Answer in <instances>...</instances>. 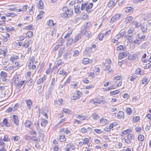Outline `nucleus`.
<instances>
[{
    "instance_id": "obj_14",
    "label": "nucleus",
    "mask_w": 151,
    "mask_h": 151,
    "mask_svg": "<svg viewBox=\"0 0 151 151\" xmlns=\"http://www.w3.org/2000/svg\"><path fill=\"white\" fill-rule=\"evenodd\" d=\"M93 4L92 3L90 4L88 6H87L86 8V10L88 13H89L91 12L90 9L92 7Z\"/></svg>"
},
{
    "instance_id": "obj_42",
    "label": "nucleus",
    "mask_w": 151,
    "mask_h": 151,
    "mask_svg": "<svg viewBox=\"0 0 151 151\" xmlns=\"http://www.w3.org/2000/svg\"><path fill=\"white\" fill-rule=\"evenodd\" d=\"M74 54L73 55V57H76L79 55V52L77 50H74L73 51Z\"/></svg>"
},
{
    "instance_id": "obj_13",
    "label": "nucleus",
    "mask_w": 151,
    "mask_h": 151,
    "mask_svg": "<svg viewBox=\"0 0 151 151\" xmlns=\"http://www.w3.org/2000/svg\"><path fill=\"white\" fill-rule=\"evenodd\" d=\"M116 117L118 119L123 118L124 117V112L122 111H119Z\"/></svg>"
},
{
    "instance_id": "obj_36",
    "label": "nucleus",
    "mask_w": 151,
    "mask_h": 151,
    "mask_svg": "<svg viewBox=\"0 0 151 151\" xmlns=\"http://www.w3.org/2000/svg\"><path fill=\"white\" fill-rule=\"evenodd\" d=\"M135 31V29L134 28L130 27L128 31V33L131 34L133 33Z\"/></svg>"
},
{
    "instance_id": "obj_18",
    "label": "nucleus",
    "mask_w": 151,
    "mask_h": 151,
    "mask_svg": "<svg viewBox=\"0 0 151 151\" xmlns=\"http://www.w3.org/2000/svg\"><path fill=\"white\" fill-rule=\"evenodd\" d=\"M133 19V17L132 16H129L126 17L125 20V22L126 24L130 22Z\"/></svg>"
},
{
    "instance_id": "obj_4",
    "label": "nucleus",
    "mask_w": 151,
    "mask_h": 151,
    "mask_svg": "<svg viewBox=\"0 0 151 151\" xmlns=\"http://www.w3.org/2000/svg\"><path fill=\"white\" fill-rule=\"evenodd\" d=\"M129 53L125 52L119 53L118 55L119 58L120 59L124 58L129 55Z\"/></svg>"
},
{
    "instance_id": "obj_35",
    "label": "nucleus",
    "mask_w": 151,
    "mask_h": 151,
    "mask_svg": "<svg viewBox=\"0 0 151 151\" xmlns=\"http://www.w3.org/2000/svg\"><path fill=\"white\" fill-rule=\"evenodd\" d=\"M128 138L131 141L134 139V135L132 134L129 133L127 136Z\"/></svg>"
},
{
    "instance_id": "obj_52",
    "label": "nucleus",
    "mask_w": 151,
    "mask_h": 151,
    "mask_svg": "<svg viewBox=\"0 0 151 151\" xmlns=\"http://www.w3.org/2000/svg\"><path fill=\"white\" fill-rule=\"evenodd\" d=\"M114 4V2L113 1H110L108 4V6L109 7H111Z\"/></svg>"
},
{
    "instance_id": "obj_60",
    "label": "nucleus",
    "mask_w": 151,
    "mask_h": 151,
    "mask_svg": "<svg viewBox=\"0 0 151 151\" xmlns=\"http://www.w3.org/2000/svg\"><path fill=\"white\" fill-rule=\"evenodd\" d=\"M1 77L7 76V74L4 71H2L1 73Z\"/></svg>"
},
{
    "instance_id": "obj_48",
    "label": "nucleus",
    "mask_w": 151,
    "mask_h": 151,
    "mask_svg": "<svg viewBox=\"0 0 151 151\" xmlns=\"http://www.w3.org/2000/svg\"><path fill=\"white\" fill-rule=\"evenodd\" d=\"M73 41V39L71 38H70L68 39L67 41V44L68 45H70L72 43Z\"/></svg>"
},
{
    "instance_id": "obj_25",
    "label": "nucleus",
    "mask_w": 151,
    "mask_h": 151,
    "mask_svg": "<svg viewBox=\"0 0 151 151\" xmlns=\"http://www.w3.org/2000/svg\"><path fill=\"white\" fill-rule=\"evenodd\" d=\"M70 54L69 52L66 53L64 55V58L65 60H68L70 58Z\"/></svg>"
},
{
    "instance_id": "obj_28",
    "label": "nucleus",
    "mask_w": 151,
    "mask_h": 151,
    "mask_svg": "<svg viewBox=\"0 0 151 151\" xmlns=\"http://www.w3.org/2000/svg\"><path fill=\"white\" fill-rule=\"evenodd\" d=\"M92 117L94 120H97L99 119V116L97 113H93L92 114Z\"/></svg>"
},
{
    "instance_id": "obj_9",
    "label": "nucleus",
    "mask_w": 151,
    "mask_h": 151,
    "mask_svg": "<svg viewBox=\"0 0 151 151\" xmlns=\"http://www.w3.org/2000/svg\"><path fill=\"white\" fill-rule=\"evenodd\" d=\"M14 85H17L18 83L21 80V78L19 76H17L14 78Z\"/></svg>"
},
{
    "instance_id": "obj_24",
    "label": "nucleus",
    "mask_w": 151,
    "mask_h": 151,
    "mask_svg": "<svg viewBox=\"0 0 151 151\" xmlns=\"http://www.w3.org/2000/svg\"><path fill=\"white\" fill-rule=\"evenodd\" d=\"M89 62V59L88 58H84L82 60V63L84 65L88 64Z\"/></svg>"
},
{
    "instance_id": "obj_58",
    "label": "nucleus",
    "mask_w": 151,
    "mask_h": 151,
    "mask_svg": "<svg viewBox=\"0 0 151 151\" xmlns=\"http://www.w3.org/2000/svg\"><path fill=\"white\" fill-rule=\"evenodd\" d=\"M63 111L65 113L69 114L70 113V111L67 109L63 108Z\"/></svg>"
},
{
    "instance_id": "obj_2",
    "label": "nucleus",
    "mask_w": 151,
    "mask_h": 151,
    "mask_svg": "<svg viewBox=\"0 0 151 151\" xmlns=\"http://www.w3.org/2000/svg\"><path fill=\"white\" fill-rule=\"evenodd\" d=\"M148 25L147 24H143L141 25V28L142 32L143 33H147L148 32V30L147 27Z\"/></svg>"
},
{
    "instance_id": "obj_1",
    "label": "nucleus",
    "mask_w": 151,
    "mask_h": 151,
    "mask_svg": "<svg viewBox=\"0 0 151 151\" xmlns=\"http://www.w3.org/2000/svg\"><path fill=\"white\" fill-rule=\"evenodd\" d=\"M121 16V14H115L111 18L110 22V23H112L116 22L120 19Z\"/></svg>"
},
{
    "instance_id": "obj_27",
    "label": "nucleus",
    "mask_w": 151,
    "mask_h": 151,
    "mask_svg": "<svg viewBox=\"0 0 151 151\" xmlns=\"http://www.w3.org/2000/svg\"><path fill=\"white\" fill-rule=\"evenodd\" d=\"M63 101V99H59L55 101V103L59 106H61L62 105V102Z\"/></svg>"
},
{
    "instance_id": "obj_40",
    "label": "nucleus",
    "mask_w": 151,
    "mask_h": 151,
    "mask_svg": "<svg viewBox=\"0 0 151 151\" xmlns=\"http://www.w3.org/2000/svg\"><path fill=\"white\" fill-rule=\"evenodd\" d=\"M7 119L6 118H4L3 120V123L4 125L7 127H9L10 125L8 124Z\"/></svg>"
},
{
    "instance_id": "obj_37",
    "label": "nucleus",
    "mask_w": 151,
    "mask_h": 151,
    "mask_svg": "<svg viewBox=\"0 0 151 151\" xmlns=\"http://www.w3.org/2000/svg\"><path fill=\"white\" fill-rule=\"evenodd\" d=\"M81 37V34H78L77 35L76 37H75L74 39V42L76 43L78 41Z\"/></svg>"
},
{
    "instance_id": "obj_50",
    "label": "nucleus",
    "mask_w": 151,
    "mask_h": 151,
    "mask_svg": "<svg viewBox=\"0 0 151 151\" xmlns=\"http://www.w3.org/2000/svg\"><path fill=\"white\" fill-rule=\"evenodd\" d=\"M116 85H112L109 87H108L106 88V91H109L113 89H115L116 88Z\"/></svg>"
},
{
    "instance_id": "obj_45",
    "label": "nucleus",
    "mask_w": 151,
    "mask_h": 151,
    "mask_svg": "<svg viewBox=\"0 0 151 151\" xmlns=\"http://www.w3.org/2000/svg\"><path fill=\"white\" fill-rule=\"evenodd\" d=\"M26 36L28 37H31L33 36L32 32L31 31H29L27 33Z\"/></svg>"
},
{
    "instance_id": "obj_39",
    "label": "nucleus",
    "mask_w": 151,
    "mask_h": 151,
    "mask_svg": "<svg viewBox=\"0 0 151 151\" xmlns=\"http://www.w3.org/2000/svg\"><path fill=\"white\" fill-rule=\"evenodd\" d=\"M75 116L76 118L82 120H84L85 118V117L84 116H81L78 114H76Z\"/></svg>"
},
{
    "instance_id": "obj_34",
    "label": "nucleus",
    "mask_w": 151,
    "mask_h": 151,
    "mask_svg": "<svg viewBox=\"0 0 151 151\" xmlns=\"http://www.w3.org/2000/svg\"><path fill=\"white\" fill-rule=\"evenodd\" d=\"M18 58V57L16 55H14L10 58V60L14 63V60L17 59Z\"/></svg>"
},
{
    "instance_id": "obj_22",
    "label": "nucleus",
    "mask_w": 151,
    "mask_h": 151,
    "mask_svg": "<svg viewBox=\"0 0 151 151\" xmlns=\"http://www.w3.org/2000/svg\"><path fill=\"white\" fill-rule=\"evenodd\" d=\"M47 121L44 119H41V125L43 127L45 126L47 123Z\"/></svg>"
},
{
    "instance_id": "obj_3",
    "label": "nucleus",
    "mask_w": 151,
    "mask_h": 151,
    "mask_svg": "<svg viewBox=\"0 0 151 151\" xmlns=\"http://www.w3.org/2000/svg\"><path fill=\"white\" fill-rule=\"evenodd\" d=\"M90 25L91 23L90 22H87L84 25L81 32H85L86 31L89 30Z\"/></svg>"
},
{
    "instance_id": "obj_59",
    "label": "nucleus",
    "mask_w": 151,
    "mask_h": 151,
    "mask_svg": "<svg viewBox=\"0 0 151 151\" xmlns=\"http://www.w3.org/2000/svg\"><path fill=\"white\" fill-rule=\"evenodd\" d=\"M139 119V117L138 116L134 117L133 118V120L135 122H138Z\"/></svg>"
},
{
    "instance_id": "obj_64",
    "label": "nucleus",
    "mask_w": 151,
    "mask_h": 151,
    "mask_svg": "<svg viewBox=\"0 0 151 151\" xmlns=\"http://www.w3.org/2000/svg\"><path fill=\"white\" fill-rule=\"evenodd\" d=\"M147 79L146 78H144L143 79V80L142 81V84H146L147 82Z\"/></svg>"
},
{
    "instance_id": "obj_17",
    "label": "nucleus",
    "mask_w": 151,
    "mask_h": 151,
    "mask_svg": "<svg viewBox=\"0 0 151 151\" xmlns=\"http://www.w3.org/2000/svg\"><path fill=\"white\" fill-rule=\"evenodd\" d=\"M107 122V120L104 118H102L100 120V123L102 126L106 125Z\"/></svg>"
},
{
    "instance_id": "obj_11",
    "label": "nucleus",
    "mask_w": 151,
    "mask_h": 151,
    "mask_svg": "<svg viewBox=\"0 0 151 151\" xmlns=\"http://www.w3.org/2000/svg\"><path fill=\"white\" fill-rule=\"evenodd\" d=\"M12 121L14 122L16 125H18L19 122L18 116L16 115H14L13 116Z\"/></svg>"
},
{
    "instance_id": "obj_38",
    "label": "nucleus",
    "mask_w": 151,
    "mask_h": 151,
    "mask_svg": "<svg viewBox=\"0 0 151 151\" xmlns=\"http://www.w3.org/2000/svg\"><path fill=\"white\" fill-rule=\"evenodd\" d=\"M72 31L71 30H70L68 31L67 33L65 34V35L64 37V38H66L70 36L72 34Z\"/></svg>"
},
{
    "instance_id": "obj_33",
    "label": "nucleus",
    "mask_w": 151,
    "mask_h": 151,
    "mask_svg": "<svg viewBox=\"0 0 151 151\" xmlns=\"http://www.w3.org/2000/svg\"><path fill=\"white\" fill-rule=\"evenodd\" d=\"M125 11L127 13H131L133 12L132 9L131 7H128L125 8Z\"/></svg>"
},
{
    "instance_id": "obj_32",
    "label": "nucleus",
    "mask_w": 151,
    "mask_h": 151,
    "mask_svg": "<svg viewBox=\"0 0 151 151\" xmlns=\"http://www.w3.org/2000/svg\"><path fill=\"white\" fill-rule=\"evenodd\" d=\"M122 141L123 142H125L127 144H129L131 142V141L128 138L126 139L125 138H122Z\"/></svg>"
},
{
    "instance_id": "obj_61",
    "label": "nucleus",
    "mask_w": 151,
    "mask_h": 151,
    "mask_svg": "<svg viewBox=\"0 0 151 151\" xmlns=\"http://www.w3.org/2000/svg\"><path fill=\"white\" fill-rule=\"evenodd\" d=\"M89 141V139L87 138H85L83 139V142L84 144H88Z\"/></svg>"
},
{
    "instance_id": "obj_26",
    "label": "nucleus",
    "mask_w": 151,
    "mask_h": 151,
    "mask_svg": "<svg viewBox=\"0 0 151 151\" xmlns=\"http://www.w3.org/2000/svg\"><path fill=\"white\" fill-rule=\"evenodd\" d=\"M24 83V81H21V80L19 82V83H18L17 85H15V86L18 88H21L23 85Z\"/></svg>"
},
{
    "instance_id": "obj_62",
    "label": "nucleus",
    "mask_w": 151,
    "mask_h": 151,
    "mask_svg": "<svg viewBox=\"0 0 151 151\" xmlns=\"http://www.w3.org/2000/svg\"><path fill=\"white\" fill-rule=\"evenodd\" d=\"M87 4V3H83L82 4L81 7V10H83L85 9V6Z\"/></svg>"
},
{
    "instance_id": "obj_10",
    "label": "nucleus",
    "mask_w": 151,
    "mask_h": 151,
    "mask_svg": "<svg viewBox=\"0 0 151 151\" xmlns=\"http://www.w3.org/2000/svg\"><path fill=\"white\" fill-rule=\"evenodd\" d=\"M1 50L2 51V53H0V55L3 54L4 55H6V53L7 52V48L5 46H2L0 48Z\"/></svg>"
},
{
    "instance_id": "obj_30",
    "label": "nucleus",
    "mask_w": 151,
    "mask_h": 151,
    "mask_svg": "<svg viewBox=\"0 0 151 151\" xmlns=\"http://www.w3.org/2000/svg\"><path fill=\"white\" fill-rule=\"evenodd\" d=\"M80 97V96L78 93H76L74 94L73 96V100H75L79 98Z\"/></svg>"
},
{
    "instance_id": "obj_12",
    "label": "nucleus",
    "mask_w": 151,
    "mask_h": 151,
    "mask_svg": "<svg viewBox=\"0 0 151 151\" xmlns=\"http://www.w3.org/2000/svg\"><path fill=\"white\" fill-rule=\"evenodd\" d=\"M39 1L38 3L37 4V6L39 9H43L44 8V4L43 2L41 0H38Z\"/></svg>"
},
{
    "instance_id": "obj_56",
    "label": "nucleus",
    "mask_w": 151,
    "mask_h": 151,
    "mask_svg": "<svg viewBox=\"0 0 151 151\" xmlns=\"http://www.w3.org/2000/svg\"><path fill=\"white\" fill-rule=\"evenodd\" d=\"M125 31L124 30H121L119 32V34L120 36V37H123L125 34Z\"/></svg>"
},
{
    "instance_id": "obj_29",
    "label": "nucleus",
    "mask_w": 151,
    "mask_h": 151,
    "mask_svg": "<svg viewBox=\"0 0 151 151\" xmlns=\"http://www.w3.org/2000/svg\"><path fill=\"white\" fill-rule=\"evenodd\" d=\"M74 12L75 13L78 14L80 13L81 11L80 10V7L78 6H77L76 7L74 6Z\"/></svg>"
},
{
    "instance_id": "obj_16",
    "label": "nucleus",
    "mask_w": 151,
    "mask_h": 151,
    "mask_svg": "<svg viewBox=\"0 0 151 151\" xmlns=\"http://www.w3.org/2000/svg\"><path fill=\"white\" fill-rule=\"evenodd\" d=\"M2 68L4 70L7 71H9L13 70L14 67L12 66H4L2 67Z\"/></svg>"
},
{
    "instance_id": "obj_46",
    "label": "nucleus",
    "mask_w": 151,
    "mask_h": 151,
    "mask_svg": "<svg viewBox=\"0 0 151 151\" xmlns=\"http://www.w3.org/2000/svg\"><path fill=\"white\" fill-rule=\"evenodd\" d=\"M126 111L127 114L129 115H131L132 113V111L130 108L128 107L126 109Z\"/></svg>"
},
{
    "instance_id": "obj_7",
    "label": "nucleus",
    "mask_w": 151,
    "mask_h": 151,
    "mask_svg": "<svg viewBox=\"0 0 151 151\" xmlns=\"http://www.w3.org/2000/svg\"><path fill=\"white\" fill-rule=\"evenodd\" d=\"M128 58L131 61L133 62H135L137 60V58L135 55H133L129 56Z\"/></svg>"
},
{
    "instance_id": "obj_43",
    "label": "nucleus",
    "mask_w": 151,
    "mask_h": 151,
    "mask_svg": "<svg viewBox=\"0 0 151 151\" xmlns=\"http://www.w3.org/2000/svg\"><path fill=\"white\" fill-rule=\"evenodd\" d=\"M119 92V91L118 90H115L114 91H111L110 92V93L112 95H116L118 94Z\"/></svg>"
},
{
    "instance_id": "obj_57",
    "label": "nucleus",
    "mask_w": 151,
    "mask_h": 151,
    "mask_svg": "<svg viewBox=\"0 0 151 151\" xmlns=\"http://www.w3.org/2000/svg\"><path fill=\"white\" fill-rule=\"evenodd\" d=\"M10 139H9L8 137L6 135H4V138L3 139V141L4 142H8Z\"/></svg>"
},
{
    "instance_id": "obj_47",
    "label": "nucleus",
    "mask_w": 151,
    "mask_h": 151,
    "mask_svg": "<svg viewBox=\"0 0 151 151\" xmlns=\"http://www.w3.org/2000/svg\"><path fill=\"white\" fill-rule=\"evenodd\" d=\"M60 140L61 142H63L65 141L66 138L64 136L61 135L60 136Z\"/></svg>"
},
{
    "instance_id": "obj_23",
    "label": "nucleus",
    "mask_w": 151,
    "mask_h": 151,
    "mask_svg": "<svg viewBox=\"0 0 151 151\" xmlns=\"http://www.w3.org/2000/svg\"><path fill=\"white\" fill-rule=\"evenodd\" d=\"M32 124L31 122L28 120H27L25 123V125L26 127L29 128Z\"/></svg>"
},
{
    "instance_id": "obj_44",
    "label": "nucleus",
    "mask_w": 151,
    "mask_h": 151,
    "mask_svg": "<svg viewBox=\"0 0 151 151\" xmlns=\"http://www.w3.org/2000/svg\"><path fill=\"white\" fill-rule=\"evenodd\" d=\"M94 132L97 134H100L103 132V131L100 129H95L94 130Z\"/></svg>"
},
{
    "instance_id": "obj_15",
    "label": "nucleus",
    "mask_w": 151,
    "mask_h": 151,
    "mask_svg": "<svg viewBox=\"0 0 151 151\" xmlns=\"http://www.w3.org/2000/svg\"><path fill=\"white\" fill-rule=\"evenodd\" d=\"M82 34L85 35V36L88 37H89L91 36L92 34L89 30L85 32H81Z\"/></svg>"
},
{
    "instance_id": "obj_31",
    "label": "nucleus",
    "mask_w": 151,
    "mask_h": 151,
    "mask_svg": "<svg viewBox=\"0 0 151 151\" xmlns=\"http://www.w3.org/2000/svg\"><path fill=\"white\" fill-rule=\"evenodd\" d=\"M137 138L139 141H142L144 140L145 137L142 134H140L138 135Z\"/></svg>"
},
{
    "instance_id": "obj_53",
    "label": "nucleus",
    "mask_w": 151,
    "mask_h": 151,
    "mask_svg": "<svg viewBox=\"0 0 151 151\" xmlns=\"http://www.w3.org/2000/svg\"><path fill=\"white\" fill-rule=\"evenodd\" d=\"M78 83L77 82H73L72 84H71V86H72V87L76 88L77 86Z\"/></svg>"
},
{
    "instance_id": "obj_20",
    "label": "nucleus",
    "mask_w": 151,
    "mask_h": 151,
    "mask_svg": "<svg viewBox=\"0 0 151 151\" xmlns=\"http://www.w3.org/2000/svg\"><path fill=\"white\" fill-rule=\"evenodd\" d=\"M132 132V129H127L125 130H124L122 132V133L124 135L129 134L130 132Z\"/></svg>"
},
{
    "instance_id": "obj_54",
    "label": "nucleus",
    "mask_w": 151,
    "mask_h": 151,
    "mask_svg": "<svg viewBox=\"0 0 151 151\" xmlns=\"http://www.w3.org/2000/svg\"><path fill=\"white\" fill-rule=\"evenodd\" d=\"M104 36V34L103 33H101L99 35V39L100 40H103Z\"/></svg>"
},
{
    "instance_id": "obj_5",
    "label": "nucleus",
    "mask_w": 151,
    "mask_h": 151,
    "mask_svg": "<svg viewBox=\"0 0 151 151\" xmlns=\"http://www.w3.org/2000/svg\"><path fill=\"white\" fill-rule=\"evenodd\" d=\"M47 78V75H44L42 77L38 80L36 82L37 85H39L43 83Z\"/></svg>"
},
{
    "instance_id": "obj_63",
    "label": "nucleus",
    "mask_w": 151,
    "mask_h": 151,
    "mask_svg": "<svg viewBox=\"0 0 151 151\" xmlns=\"http://www.w3.org/2000/svg\"><path fill=\"white\" fill-rule=\"evenodd\" d=\"M61 15L62 17L63 18H66L68 16V14L67 13H66V12L62 13V14H61Z\"/></svg>"
},
{
    "instance_id": "obj_51",
    "label": "nucleus",
    "mask_w": 151,
    "mask_h": 151,
    "mask_svg": "<svg viewBox=\"0 0 151 151\" xmlns=\"http://www.w3.org/2000/svg\"><path fill=\"white\" fill-rule=\"evenodd\" d=\"M111 66L110 65L106 66L104 70L105 71H109V72H110L112 70L111 69Z\"/></svg>"
},
{
    "instance_id": "obj_21",
    "label": "nucleus",
    "mask_w": 151,
    "mask_h": 151,
    "mask_svg": "<svg viewBox=\"0 0 151 151\" xmlns=\"http://www.w3.org/2000/svg\"><path fill=\"white\" fill-rule=\"evenodd\" d=\"M55 24L53 23V20L50 19L47 22L46 24L48 26H52L54 25Z\"/></svg>"
},
{
    "instance_id": "obj_49",
    "label": "nucleus",
    "mask_w": 151,
    "mask_h": 151,
    "mask_svg": "<svg viewBox=\"0 0 151 151\" xmlns=\"http://www.w3.org/2000/svg\"><path fill=\"white\" fill-rule=\"evenodd\" d=\"M62 63V61L60 60H58L57 62L55 65V67L56 68H57L58 66L61 64Z\"/></svg>"
},
{
    "instance_id": "obj_41",
    "label": "nucleus",
    "mask_w": 151,
    "mask_h": 151,
    "mask_svg": "<svg viewBox=\"0 0 151 151\" xmlns=\"http://www.w3.org/2000/svg\"><path fill=\"white\" fill-rule=\"evenodd\" d=\"M20 138V137L19 136L17 135L12 137V139H13L15 141L18 140Z\"/></svg>"
},
{
    "instance_id": "obj_55",
    "label": "nucleus",
    "mask_w": 151,
    "mask_h": 151,
    "mask_svg": "<svg viewBox=\"0 0 151 151\" xmlns=\"http://www.w3.org/2000/svg\"><path fill=\"white\" fill-rule=\"evenodd\" d=\"M95 150L96 151H102L101 147L99 146H96L95 147Z\"/></svg>"
},
{
    "instance_id": "obj_19",
    "label": "nucleus",
    "mask_w": 151,
    "mask_h": 151,
    "mask_svg": "<svg viewBox=\"0 0 151 151\" xmlns=\"http://www.w3.org/2000/svg\"><path fill=\"white\" fill-rule=\"evenodd\" d=\"M124 49V47L123 45H119L116 47L115 50L118 52H121Z\"/></svg>"
},
{
    "instance_id": "obj_6",
    "label": "nucleus",
    "mask_w": 151,
    "mask_h": 151,
    "mask_svg": "<svg viewBox=\"0 0 151 151\" xmlns=\"http://www.w3.org/2000/svg\"><path fill=\"white\" fill-rule=\"evenodd\" d=\"M85 53L88 56L91 55L92 52L91 47H86L85 50Z\"/></svg>"
},
{
    "instance_id": "obj_8",
    "label": "nucleus",
    "mask_w": 151,
    "mask_h": 151,
    "mask_svg": "<svg viewBox=\"0 0 151 151\" xmlns=\"http://www.w3.org/2000/svg\"><path fill=\"white\" fill-rule=\"evenodd\" d=\"M25 101L28 109L29 110L30 109L32 105V101L29 99L26 100Z\"/></svg>"
}]
</instances>
